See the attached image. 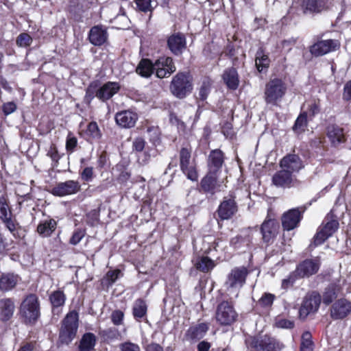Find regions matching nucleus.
<instances>
[{
	"label": "nucleus",
	"instance_id": "63",
	"mask_svg": "<svg viewBox=\"0 0 351 351\" xmlns=\"http://www.w3.org/2000/svg\"><path fill=\"white\" fill-rule=\"evenodd\" d=\"M145 351H163V348L156 343H151L145 347Z\"/></svg>",
	"mask_w": 351,
	"mask_h": 351
},
{
	"label": "nucleus",
	"instance_id": "2",
	"mask_svg": "<svg viewBox=\"0 0 351 351\" xmlns=\"http://www.w3.org/2000/svg\"><path fill=\"white\" fill-rule=\"evenodd\" d=\"M287 87L284 81L279 78L270 80L265 86V100L267 104L276 105L287 93Z\"/></svg>",
	"mask_w": 351,
	"mask_h": 351
},
{
	"label": "nucleus",
	"instance_id": "50",
	"mask_svg": "<svg viewBox=\"0 0 351 351\" xmlns=\"http://www.w3.org/2000/svg\"><path fill=\"white\" fill-rule=\"evenodd\" d=\"M47 156H49L54 162L53 166H57V164L60 158L57 147L54 144H51L47 150Z\"/></svg>",
	"mask_w": 351,
	"mask_h": 351
},
{
	"label": "nucleus",
	"instance_id": "48",
	"mask_svg": "<svg viewBox=\"0 0 351 351\" xmlns=\"http://www.w3.org/2000/svg\"><path fill=\"white\" fill-rule=\"evenodd\" d=\"M298 278V276L295 271L291 273L287 278L282 280L281 288L287 290L293 285Z\"/></svg>",
	"mask_w": 351,
	"mask_h": 351
},
{
	"label": "nucleus",
	"instance_id": "32",
	"mask_svg": "<svg viewBox=\"0 0 351 351\" xmlns=\"http://www.w3.org/2000/svg\"><path fill=\"white\" fill-rule=\"evenodd\" d=\"M96 341V337L93 333H85L80 341L78 346L79 351H93Z\"/></svg>",
	"mask_w": 351,
	"mask_h": 351
},
{
	"label": "nucleus",
	"instance_id": "33",
	"mask_svg": "<svg viewBox=\"0 0 351 351\" xmlns=\"http://www.w3.org/2000/svg\"><path fill=\"white\" fill-rule=\"evenodd\" d=\"M57 223L56 220L50 219L40 222L37 227L38 233L43 237H49L56 229Z\"/></svg>",
	"mask_w": 351,
	"mask_h": 351
},
{
	"label": "nucleus",
	"instance_id": "22",
	"mask_svg": "<svg viewBox=\"0 0 351 351\" xmlns=\"http://www.w3.org/2000/svg\"><path fill=\"white\" fill-rule=\"evenodd\" d=\"M337 47V43L333 40H326L315 43L311 47V53L315 56H324Z\"/></svg>",
	"mask_w": 351,
	"mask_h": 351
},
{
	"label": "nucleus",
	"instance_id": "28",
	"mask_svg": "<svg viewBox=\"0 0 351 351\" xmlns=\"http://www.w3.org/2000/svg\"><path fill=\"white\" fill-rule=\"evenodd\" d=\"M15 304L12 299L0 300V320L3 322L9 320L13 316Z\"/></svg>",
	"mask_w": 351,
	"mask_h": 351
},
{
	"label": "nucleus",
	"instance_id": "31",
	"mask_svg": "<svg viewBox=\"0 0 351 351\" xmlns=\"http://www.w3.org/2000/svg\"><path fill=\"white\" fill-rule=\"evenodd\" d=\"M223 80L228 88L236 90L239 84V79L234 68H228L224 71Z\"/></svg>",
	"mask_w": 351,
	"mask_h": 351
},
{
	"label": "nucleus",
	"instance_id": "44",
	"mask_svg": "<svg viewBox=\"0 0 351 351\" xmlns=\"http://www.w3.org/2000/svg\"><path fill=\"white\" fill-rule=\"evenodd\" d=\"M86 134L92 138L96 139H99L101 136L98 125L95 121L88 123L87 126Z\"/></svg>",
	"mask_w": 351,
	"mask_h": 351
},
{
	"label": "nucleus",
	"instance_id": "1",
	"mask_svg": "<svg viewBox=\"0 0 351 351\" xmlns=\"http://www.w3.org/2000/svg\"><path fill=\"white\" fill-rule=\"evenodd\" d=\"M79 315L77 311H71L62 321L59 332L58 343L69 345L75 337L78 328Z\"/></svg>",
	"mask_w": 351,
	"mask_h": 351
},
{
	"label": "nucleus",
	"instance_id": "43",
	"mask_svg": "<svg viewBox=\"0 0 351 351\" xmlns=\"http://www.w3.org/2000/svg\"><path fill=\"white\" fill-rule=\"evenodd\" d=\"M210 86L211 81L210 79L204 80L199 88L197 98L202 101H204L210 93Z\"/></svg>",
	"mask_w": 351,
	"mask_h": 351
},
{
	"label": "nucleus",
	"instance_id": "29",
	"mask_svg": "<svg viewBox=\"0 0 351 351\" xmlns=\"http://www.w3.org/2000/svg\"><path fill=\"white\" fill-rule=\"evenodd\" d=\"M327 136L334 146H338L346 141L343 130L336 125H331L328 127Z\"/></svg>",
	"mask_w": 351,
	"mask_h": 351
},
{
	"label": "nucleus",
	"instance_id": "35",
	"mask_svg": "<svg viewBox=\"0 0 351 351\" xmlns=\"http://www.w3.org/2000/svg\"><path fill=\"white\" fill-rule=\"evenodd\" d=\"M252 241V237L249 234L244 236L237 235L230 241V245L235 249L245 250Z\"/></svg>",
	"mask_w": 351,
	"mask_h": 351
},
{
	"label": "nucleus",
	"instance_id": "62",
	"mask_svg": "<svg viewBox=\"0 0 351 351\" xmlns=\"http://www.w3.org/2000/svg\"><path fill=\"white\" fill-rule=\"evenodd\" d=\"M121 271L119 269L110 271L107 273V278L110 283H114L119 278Z\"/></svg>",
	"mask_w": 351,
	"mask_h": 351
},
{
	"label": "nucleus",
	"instance_id": "55",
	"mask_svg": "<svg viewBox=\"0 0 351 351\" xmlns=\"http://www.w3.org/2000/svg\"><path fill=\"white\" fill-rule=\"evenodd\" d=\"M123 316L124 314L121 311H114L111 315L112 322L115 325H120L123 322Z\"/></svg>",
	"mask_w": 351,
	"mask_h": 351
},
{
	"label": "nucleus",
	"instance_id": "9",
	"mask_svg": "<svg viewBox=\"0 0 351 351\" xmlns=\"http://www.w3.org/2000/svg\"><path fill=\"white\" fill-rule=\"evenodd\" d=\"M237 314L233 306L228 302L220 303L216 311V319L221 325H230L233 323Z\"/></svg>",
	"mask_w": 351,
	"mask_h": 351
},
{
	"label": "nucleus",
	"instance_id": "57",
	"mask_svg": "<svg viewBox=\"0 0 351 351\" xmlns=\"http://www.w3.org/2000/svg\"><path fill=\"white\" fill-rule=\"evenodd\" d=\"M145 141L141 137L136 138L132 143L133 149L136 152H142L145 147Z\"/></svg>",
	"mask_w": 351,
	"mask_h": 351
},
{
	"label": "nucleus",
	"instance_id": "53",
	"mask_svg": "<svg viewBox=\"0 0 351 351\" xmlns=\"http://www.w3.org/2000/svg\"><path fill=\"white\" fill-rule=\"evenodd\" d=\"M121 351H140V347L138 344L128 341L119 345Z\"/></svg>",
	"mask_w": 351,
	"mask_h": 351
},
{
	"label": "nucleus",
	"instance_id": "49",
	"mask_svg": "<svg viewBox=\"0 0 351 351\" xmlns=\"http://www.w3.org/2000/svg\"><path fill=\"white\" fill-rule=\"evenodd\" d=\"M275 299V295L271 293H265L258 300V304L263 307L271 306Z\"/></svg>",
	"mask_w": 351,
	"mask_h": 351
},
{
	"label": "nucleus",
	"instance_id": "52",
	"mask_svg": "<svg viewBox=\"0 0 351 351\" xmlns=\"http://www.w3.org/2000/svg\"><path fill=\"white\" fill-rule=\"evenodd\" d=\"M276 326L280 328L291 329L294 327V322L287 319H279L276 322Z\"/></svg>",
	"mask_w": 351,
	"mask_h": 351
},
{
	"label": "nucleus",
	"instance_id": "25",
	"mask_svg": "<svg viewBox=\"0 0 351 351\" xmlns=\"http://www.w3.org/2000/svg\"><path fill=\"white\" fill-rule=\"evenodd\" d=\"M223 162V153L218 149L212 150L208 159V171L217 173L221 168Z\"/></svg>",
	"mask_w": 351,
	"mask_h": 351
},
{
	"label": "nucleus",
	"instance_id": "64",
	"mask_svg": "<svg viewBox=\"0 0 351 351\" xmlns=\"http://www.w3.org/2000/svg\"><path fill=\"white\" fill-rule=\"evenodd\" d=\"M210 347V346L208 342L203 341L198 344L197 349L198 351H208Z\"/></svg>",
	"mask_w": 351,
	"mask_h": 351
},
{
	"label": "nucleus",
	"instance_id": "37",
	"mask_svg": "<svg viewBox=\"0 0 351 351\" xmlns=\"http://www.w3.org/2000/svg\"><path fill=\"white\" fill-rule=\"evenodd\" d=\"M49 300L53 307V311L64 305L66 295L62 291H53L49 295Z\"/></svg>",
	"mask_w": 351,
	"mask_h": 351
},
{
	"label": "nucleus",
	"instance_id": "4",
	"mask_svg": "<svg viewBox=\"0 0 351 351\" xmlns=\"http://www.w3.org/2000/svg\"><path fill=\"white\" fill-rule=\"evenodd\" d=\"M20 313L26 323H33L40 316V304L34 294L27 295L20 306Z\"/></svg>",
	"mask_w": 351,
	"mask_h": 351
},
{
	"label": "nucleus",
	"instance_id": "41",
	"mask_svg": "<svg viewBox=\"0 0 351 351\" xmlns=\"http://www.w3.org/2000/svg\"><path fill=\"white\" fill-rule=\"evenodd\" d=\"M313 343L312 336L309 332H304L302 336L300 351H313Z\"/></svg>",
	"mask_w": 351,
	"mask_h": 351
},
{
	"label": "nucleus",
	"instance_id": "24",
	"mask_svg": "<svg viewBox=\"0 0 351 351\" xmlns=\"http://www.w3.org/2000/svg\"><path fill=\"white\" fill-rule=\"evenodd\" d=\"M301 219V213L297 208L291 209L285 213L282 218V224L285 230H291L297 227Z\"/></svg>",
	"mask_w": 351,
	"mask_h": 351
},
{
	"label": "nucleus",
	"instance_id": "10",
	"mask_svg": "<svg viewBox=\"0 0 351 351\" xmlns=\"http://www.w3.org/2000/svg\"><path fill=\"white\" fill-rule=\"evenodd\" d=\"M338 227L339 222L337 220L326 219L314 237L315 245L322 244L337 231Z\"/></svg>",
	"mask_w": 351,
	"mask_h": 351
},
{
	"label": "nucleus",
	"instance_id": "30",
	"mask_svg": "<svg viewBox=\"0 0 351 351\" xmlns=\"http://www.w3.org/2000/svg\"><path fill=\"white\" fill-rule=\"evenodd\" d=\"M216 174V173L208 171L207 175L202 180L201 187L204 192L213 195L218 191L217 186H219V185L217 183Z\"/></svg>",
	"mask_w": 351,
	"mask_h": 351
},
{
	"label": "nucleus",
	"instance_id": "13",
	"mask_svg": "<svg viewBox=\"0 0 351 351\" xmlns=\"http://www.w3.org/2000/svg\"><path fill=\"white\" fill-rule=\"evenodd\" d=\"M320 264L318 257L306 259L298 265L295 271L298 278H308L318 271Z\"/></svg>",
	"mask_w": 351,
	"mask_h": 351
},
{
	"label": "nucleus",
	"instance_id": "51",
	"mask_svg": "<svg viewBox=\"0 0 351 351\" xmlns=\"http://www.w3.org/2000/svg\"><path fill=\"white\" fill-rule=\"evenodd\" d=\"M304 4L307 10L313 12H319L322 5L320 0H305Z\"/></svg>",
	"mask_w": 351,
	"mask_h": 351
},
{
	"label": "nucleus",
	"instance_id": "36",
	"mask_svg": "<svg viewBox=\"0 0 351 351\" xmlns=\"http://www.w3.org/2000/svg\"><path fill=\"white\" fill-rule=\"evenodd\" d=\"M340 286L338 284H330L325 290L323 295V302L326 304H330L335 299L339 291Z\"/></svg>",
	"mask_w": 351,
	"mask_h": 351
},
{
	"label": "nucleus",
	"instance_id": "3",
	"mask_svg": "<svg viewBox=\"0 0 351 351\" xmlns=\"http://www.w3.org/2000/svg\"><path fill=\"white\" fill-rule=\"evenodd\" d=\"M245 343L251 351H278L281 349L280 343L267 335L249 337Z\"/></svg>",
	"mask_w": 351,
	"mask_h": 351
},
{
	"label": "nucleus",
	"instance_id": "38",
	"mask_svg": "<svg viewBox=\"0 0 351 351\" xmlns=\"http://www.w3.org/2000/svg\"><path fill=\"white\" fill-rule=\"evenodd\" d=\"M195 266L202 272H208L215 267V264L213 261L208 256H202L197 258Z\"/></svg>",
	"mask_w": 351,
	"mask_h": 351
},
{
	"label": "nucleus",
	"instance_id": "5",
	"mask_svg": "<svg viewBox=\"0 0 351 351\" xmlns=\"http://www.w3.org/2000/svg\"><path fill=\"white\" fill-rule=\"evenodd\" d=\"M180 167L182 172L193 182L198 179L197 164L195 158H191V150L182 147L180 151Z\"/></svg>",
	"mask_w": 351,
	"mask_h": 351
},
{
	"label": "nucleus",
	"instance_id": "47",
	"mask_svg": "<svg viewBox=\"0 0 351 351\" xmlns=\"http://www.w3.org/2000/svg\"><path fill=\"white\" fill-rule=\"evenodd\" d=\"M16 43L20 47H27L32 43V38L28 34L22 33L16 38Z\"/></svg>",
	"mask_w": 351,
	"mask_h": 351
},
{
	"label": "nucleus",
	"instance_id": "18",
	"mask_svg": "<svg viewBox=\"0 0 351 351\" xmlns=\"http://www.w3.org/2000/svg\"><path fill=\"white\" fill-rule=\"evenodd\" d=\"M351 312V302L346 299H339L331 307L330 316L335 319L346 317Z\"/></svg>",
	"mask_w": 351,
	"mask_h": 351
},
{
	"label": "nucleus",
	"instance_id": "60",
	"mask_svg": "<svg viewBox=\"0 0 351 351\" xmlns=\"http://www.w3.org/2000/svg\"><path fill=\"white\" fill-rule=\"evenodd\" d=\"M93 174V167H86L82 172V174H81L82 179L84 181H89L92 178Z\"/></svg>",
	"mask_w": 351,
	"mask_h": 351
},
{
	"label": "nucleus",
	"instance_id": "27",
	"mask_svg": "<svg viewBox=\"0 0 351 351\" xmlns=\"http://www.w3.org/2000/svg\"><path fill=\"white\" fill-rule=\"evenodd\" d=\"M208 326L204 323H201L190 327L185 334V339L187 341H197L204 337Z\"/></svg>",
	"mask_w": 351,
	"mask_h": 351
},
{
	"label": "nucleus",
	"instance_id": "6",
	"mask_svg": "<svg viewBox=\"0 0 351 351\" xmlns=\"http://www.w3.org/2000/svg\"><path fill=\"white\" fill-rule=\"evenodd\" d=\"M170 89L176 97H184L192 90L191 76L184 73H177L172 79Z\"/></svg>",
	"mask_w": 351,
	"mask_h": 351
},
{
	"label": "nucleus",
	"instance_id": "58",
	"mask_svg": "<svg viewBox=\"0 0 351 351\" xmlns=\"http://www.w3.org/2000/svg\"><path fill=\"white\" fill-rule=\"evenodd\" d=\"M2 221L5 224L7 228L13 233L16 230L15 222L12 219L11 215L7 216L5 218L1 219Z\"/></svg>",
	"mask_w": 351,
	"mask_h": 351
},
{
	"label": "nucleus",
	"instance_id": "15",
	"mask_svg": "<svg viewBox=\"0 0 351 351\" xmlns=\"http://www.w3.org/2000/svg\"><path fill=\"white\" fill-rule=\"evenodd\" d=\"M167 44L173 54L179 56L186 47V39L184 34L174 32L167 37Z\"/></svg>",
	"mask_w": 351,
	"mask_h": 351
},
{
	"label": "nucleus",
	"instance_id": "17",
	"mask_svg": "<svg viewBox=\"0 0 351 351\" xmlns=\"http://www.w3.org/2000/svg\"><path fill=\"white\" fill-rule=\"evenodd\" d=\"M80 184L74 180H68L58 183L51 191L53 195L63 197L77 193L80 190Z\"/></svg>",
	"mask_w": 351,
	"mask_h": 351
},
{
	"label": "nucleus",
	"instance_id": "54",
	"mask_svg": "<svg viewBox=\"0 0 351 351\" xmlns=\"http://www.w3.org/2000/svg\"><path fill=\"white\" fill-rule=\"evenodd\" d=\"M85 232L82 230H77L75 231L70 239V243L72 245H77L80 242L82 238L84 237Z\"/></svg>",
	"mask_w": 351,
	"mask_h": 351
},
{
	"label": "nucleus",
	"instance_id": "16",
	"mask_svg": "<svg viewBox=\"0 0 351 351\" xmlns=\"http://www.w3.org/2000/svg\"><path fill=\"white\" fill-rule=\"evenodd\" d=\"M154 64L156 75L159 78L168 77L176 71V66L171 57H160Z\"/></svg>",
	"mask_w": 351,
	"mask_h": 351
},
{
	"label": "nucleus",
	"instance_id": "11",
	"mask_svg": "<svg viewBox=\"0 0 351 351\" xmlns=\"http://www.w3.org/2000/svg\"><path fill=\"white\" fill-rule=\"evenodd\" d=\"M280 167L294 175L305 167L304 161L297 154H289L285 156L279 162Z\"/></svg>",
	"mask_w": 351,
	"mask_h": 351
},
{
	"label": "nucleus",
	"instance_id": "26",
	"mask_svg": "<svg viewBox=\"0 0 351 351\" xmlns=\"http://www.w3.org/2000/svg\"><path fill=\"white\" fill-rule=\"evenodd\" d=\"M20 280V277L13 273H1L0 290L3 292L12 290Z\"/></svg>",
	"mask_w": 351,
	"mask_h": 351
},
{
	"label": "nucleus",
	"instance_id": "12",
	"mask_svg": "<svg viewBox=\"0 0 351 351\" xmlns=\"http://www.w3.org/2000/svg\"><path fill=\"white\" fill-rule=\"evenodd\" d=\"M320 303L321 295L319 293L313 291L307 294L300 308V316L302 318H305L309 313L316 312L319 307Z\"/></svg>",
	"mask_w": 351,
	"mask_h": 351
},
{
	"label": "nucleus",
	"instance_id": "23",
	"mask_svg": "<svg viewBox=\"0 0 351 351\" xmlns=\"http://www.w3.org/2000/svg\"><path fill=\"white\" fill-rule=\"evenodd\" d=\"M119 89V83L108 82L97 90L95 96L102 101H105L110 99Z\"/></svg>",
	"mask_w": 351,
	"mask_h": 351
},
{
	"label": "nucleus",
	"instance_id": "56",
	"mask_svg": "<svg viewBox=\"0 0 351 351\" xmlns=\"http://www.w3.org/2000/svg\"><path fill=\"white\" fill-rule=\"evenodd\" d=\"M77 140L75 136L69 135L66 141V149L68 152H73L77 146Z\"/></svg>",
	"mask_w": 351,
	"mask_h": 351
},
{
	"label": "nucleus",
	"instance_id": "7",
	"mask_svg": "<svg viewBox=\"0 0 351 351\" xmlns=\"http://www.w3.org/2000/svg\"><path fill=\"white\" fill-rule=\"evenodd\" d=\"M248 271L246 267H235L228 275L226 287L230 292H237L243 286ZM237 296V293L236 294Z\"/></svg>",
	"mask_w": 351,
	"mask_h": 351
},
{
	"label": "nucleus",
	"instance_id": "8",
	"mask_svg": "<svg viewBox=\"0 0 351 351\" xmlns=\"http://www.w3.org/2000/svg\"><path fill=\"white\" fill-rule=\"evenodd\" d=\"M235 199L236 196L233 193L223 197L217 210L218 217L221 220L230 219L237 213L238 206Z\"/></svg>",
	"mask_w": 351,
	"mask_h": 351
},
{
	"label": "nucleus",
	"instance_id": "21",
	"mask_svg": "<svg viewBox=\"0 0 351 351\" xmlns=\"http://www.w3.org/2000/svg\"><path fill=\"white\" fill-rule=\"evenodd\" d=\"M278 223L275 219H266L261 225V231L265 242L271 241L278 234Z\"/></svg>",
	"mask_w": 351,
	"mask_h": 351
},
{
	"label": "nucleus",
	"instance_id": "61",
	"mask_svg": "<svg viewBox=\"0 0 351 351\" xmlns=\"http://www.w3.org/2000/svg\"><path fill=\"white\" fill-rule=\"evenodd\" d=\"M343 97L347 101L351 100V80L348 81L344 86Z\"/></svg>",
	"mask_w": 351,
	"mask_h": 351
},
{
	"label": "nucleus",
	"instance_id": "34",
	"mask_svg": "<svg viewBox=\"0 0 351 351\" xmlns=\"http://www.w3.org/2000/svg\"><path fill=\"white\" fill-rule=\"evenodd\" d=\"M136 71L141 76L149 77L155 71L154 64L149 59H143L138 63Z\"/></svg>",
	"mask_w": 351,
	"mask_h": 351
},
{
	"label": "nucleus",
	"instance_id": "19",
	"mask_svg": "<svg viewBox=\"0 0 351 351\" xmlns=\"http://www.w3.org/2000/svg\"><path fill=\"white\" fill-rule=\"evenodd\" d=\"M138 118L137 114L130 110H122L115 114L117 124L123 128H133Z\"/></svg>",
	"mask_w": 351,
	"mask_h": 351
},
{
	"label": "nucleus",
	"instance_id": "42",
	"mask_svg": "<svg viewBox=\"0 0 351 351\" xmlns=\"http://www.w3.org/2000/svg\"><path fill=\"white\" fill-rule=\"evenodd\" d=\"M307 126V114L306 112L300 114L297 118L293 130L297 133H301L304 131Z\"/></svg>",
	"mask_w": 351,
	"mask_h": 351
},
{
	"label": "nucleus",
	"instance_id": "59",
	"mask_svg": "<svg viewBox=\"0 0 351 351\" xmlns=\"http://www.w3.org/2000/svg\"><path fill=\"white\" fill-rule=\"evenodd\" d=\"M16 109V105L14 102H8L3 106V112L5 115L14 112Z\"/></svg>",
	"mask_w": 351,
	"mask_h": 351
},
{
	"label": "nucleus",
	"instance_id": "46",
	"mask_svg": "<svg viewBox=\"0 0 351 351\" xmlns=\"http://www.w3.org/2000/svg\"><path fill=\"white\" fill-rule=\"evenodd\" d=\"M136 8L143 12H152L154 9L152 0H136Z\"/></svg>",
	"mask_w": 351,
	"mask_h": 351
},
{
	"label": "nucleus",
	"instance_id": "39",
	"mask_svg": "<svg viewBox=\"0 0 351 351\" xmlns=\"http://www.w3.org/2000/svg\"><path fill=\"white\" fill-rule=\"evenodd\" d=\"M132 313L136 319H139L145 316L147 313V304L142 299H137L133 305Z\"/></svg>",
	"mask_w": 351,
	"mask_h": 351
},
{
	"label": "nucleus",
	"instance_id": "40",
	"mask_svg": "<svg viewBox=\"0 0 351 351\" xmlns=\"http://www.w3.org/2000/svg\"><path fill=\"white\" fill-rule=\"evenodd\" d=\"M270 60L267 55L264 54L261 50L256 53V66L258 71H262L263 69L269 67Z\"/></svg>",
	"mask_w": 351,
	"mask_h": 351
},
{
	"label": "nucleus",
	"instance_id": "14",
	"mask_svg": "<svg viewBox=\"0 0 351 351\" xmlns=\"http://www.w3.org/2000/svg\"><path fill=\"white\" fill-rule=\"evenodd\" d=\"M272 184L278 188H291L299 182L296 176L285 169L276 172L272 176Z\"/></svg>",
	"mask_w": 351,
	"mask_h": 351
},
{
	"label": "nucleus",
	"instance_id": "45",
	"mask_svg": "<svg viewBox=\"0 0 351 351\" xmlns=\"http://www.w3.org/2000/svg\"><path fill=\"white\" fill-rule=\"evenodd\" d=\"M11 214L6 197L3 195H0V219L5 218Z\"/></svg>",
	"mask_w": 351,
	"mask_h": 351
},
{
	"label": "nucleus",
	"instance_id": "20",
	"mask_svg": "<svg viewBox=\"0 0 351 351\" xmlns=\"http://www.w3.org/2000/svg\"><path fill=\"white\" fill-rule=\"evenodd\" d=\"M108 34L101 25L93 26L88 33V40L94 46H101L108 40Z\"/></svg>",
	"mask_w": 351,
	"mask_h": 351
}]
</instances>
